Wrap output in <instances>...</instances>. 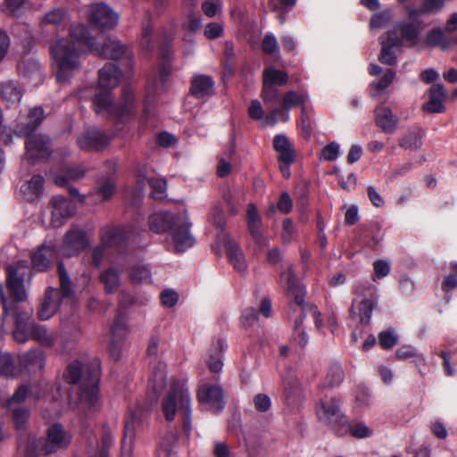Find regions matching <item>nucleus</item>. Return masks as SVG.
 <instances>
[{
    "mask_svg": "<svg viewBox=\"0 0 457 457\" xmlns=\"http://www.w3.org/2000/svg\"><path fill=\"white\" fill-rule=\"evenodd\" d=\"M90 44L89 31L81 23L72 24L67 37L57 38L51 43L49 52L58 83L69 82L81 69V58L86 54Z\"/></svg>",
    "mask_w": 457,
    "mask_h": 457,
    "instance_id": "1",
    "label": "nucleus"
},
{
    "mask_svg": "<svg viewBox=\"0 0 457 457\" xmlns=\"http://www.w3.org/2000/svg\"><path fill=\"white\" fill-rule=\"evenodd\" d=\"M146 245L140 231L134 227L116 228V273L129 270V275L134 282H149L151 272L145 265H129L136 261L137 250H144Z\"/></svg>",
    "mask_w": 457,
    "mask_h": 457,
    "instance_id": "2",
    "label": "nucleus"
},
{
    "mask_svg": "<svg viewBox=\"0 0 457 457\" xmlns=\"http://www.w3.org/2000/svg\"><path fill=\"white\" fill-rule=\"evenodd\" d=\"M116 87L121 81V96L116 103V126L118 121L125 122L136 113L137 99L130 83L133 74V54L127 46L116 41Z\"/></svg>",
    "mask_w": 457,
    "mask_h": 457,
    "instance_id": "3",
    "label": "nucleus"
},
{
    "mask_svg": "<svg viewBox=\"0 0 457 457\" xmlns=\"http://www.w3.org/2000/svg\"><path fill=\"white\" fill-rule=\"evenodd\" d=\"M150 231L155 234L168 233L167 242L173 245L177 253L191 248L195 238L189 231L190 223L185 216H176L169 212H157L148 217Z\"/></svg>",
    "mask_w": 457,
    "mask_h": 457,
    "instance_id": "4",
    "label": "nucleus"
},
{
    "mask_svg": "<svg viewBox=\"0 0 457 457\" xmlns=\"http://www.w3.org/2000/svg\"><path fill=\"white\" fill-rule=\"evenodd\" d=\"M63 378L68 384L77 387L80 401L89 405L96 401L99 381L97 364L74 360L67 365Z\"/></svg>",
    "mask_w": 457,
    "mask_h": 457,
    "instance_id": "5",
    "label": "nucleus"
},
{
    "mask_svg": "<svg viewBox=\"0 0 457 457\" xmlns=\"http://www.w3.org/2000/svg\"><path fill=\"white\" fill-rule=\"evenodd\" d=\"M162 410L166 420L172 421L178 413L182 428H191V396L186 379L172 380L169 393L162 399Z\"/></svg>",
    "mask_w": 457,
    "mask_h": 457,
    "instance_id": "6",
    "label": "nucleus"
},
{
    "mask_svg": "<svg viewBox=\"0 0 457 457\" xmlns=\"http://www.w3.org/2000/svg\"><path fill=\"white\" fill-rule=\"evenodd\" d=\"M88 21L92 27L99 31L96 50L100 55L112 59L114 57V41L112 38L114 22L112 9L104 3L93 4L88 12Z\"/></svg>",
    "mask_w": 457,
    "mask_h": 457,
    "instance_id": "7",
    "label": "nucleus"
},
{
    "mask_svg": "<svg viewBox=\"0 0 457 457\" xmlns=\"http://www.w3.org/2000/svg\"><path fill=\"white\" fill-rule=\"evenodd\" d=\"M114 87V64L106 63L98 71V87L93 99V105L97 115L104 118L114 113L112 88Z\"/></svg>",
    "mask_w": 457,
    "mask_h": 457,
    "instance_id": "8",
    "label": "nucleus"
},
{
    "mask_svg": "<svg viewBox=\"0 0 457 457\" xmlns=\"http://www.w3.org/2000/svg\"><path fill=\"white\" fill-rule=\"evenodd\" d=\"M60 288L48 287L39 305L37 316L42 320L50 319L59 309L62 301L71 298V280L62 262L58 263Z\"/></svg>",
    "mask_w": 457,
    "mask_h": 457,
    "instance_id": "9",
    "label": "nucleus"
},
{
    "mask_svg": "<svg viewBox=\"0 0 457 457\" xmlns=\"http://www.w3.org/2000/svg\"><path fill=\"white\" fill-rule=\"evenodd\" d=\"M212 220L213 225L219 230L216 235L217 244L220 246H224L228 258L234 269L239 272L245 271L246 269V262L238 244L224 232L226 222L223 211L220 207L215 206L213 208L212 212Z\"/></svg>",
    "mask_w": 457,
    "mask_h": 457,
    "instance_id": "10",
    "label": "nucleus"
},
{
    "mask_svg": "<svg viewBox=\"0 0 457 457\" xmlns=\"http://www.w3.org/2000/svg\"><path fill=\"white\" fill-rule=\"evenodd\" d=\"M0 298L5 316H12L13 318L12 338L17 343H26L30 339L36 324L32 319V312L12 307L4 293L2 286H0Z\"/></svg>",
    "mask_w": 457,
    "mask_h": 457,
    "instance_id": "11",
    "label": "nucleus"
},
{
    "mask_svg": "<svg viewBox=\"0 0 457 457\" xmlns=\"http://www.w3.org/2000/svg\"><path fill=\"white\" fill-rule=\"evenodd\" d=\"M280 284L287 298L294 301V303L302 308L303 312L309 310L314 319L315 327L320 329L323 327L321 313L315 304H305V288L301 285L295 278L294 270L288 267L287 270L281 272Z\"/></svg>",
    "mask_w": 457,
    "mask_h": 457,
    "instance_id": "12",
    "label": "nucleus"
},
{
    "mask_svg": "<svg viewBox=\"0 0 457 457\" xmlns=\"http://www.w3.org/2000/svg\"><path fill=\"white\" fill-rule=\"evenodd\" d=\"M21 433L32 434L37 438L34 449L42 454L67 448L72 438L69 430H43L40 435L35 430H21Z\"/></svg>",
    "mask_w": 457,
    "mask_h": 457,
    "instance_id": "13",
    "label": "nucleus"
},
{
    "mask_svg": "<svg viewBox=\"0 0 457 457\" xmlns=\"http://www.w3.org/2000/svg\"><path fill=\"white\" fill-rule=\"evenodd\" d=\"M6 286L11 298L15 302H22L26 298L25 280L30 279L31 270L27 262H19L16 265L6 267Z\"/></svg>",
    "mask_w": 457,
    "mask_h": 457,
    "instance_id": "14",
    "label": "nucleus"
},
{
    "mask_svg": "<svg viewBox=\"0 0 457 457\" xmlns=\"http://www.w3.org/2000/svg\"><path fill=\"white\" fill-rule=\"evenodd\" d=\"M341 400L336 396L329 399L320 397V407L318 409V416L320 420L328 421L331 425L347 427V428H368L361 422L349 423L348 420L340 410Z\"/></svg>",
    "mask_w": 457,
    "mask_h": 457,
    "instance_id": "15",
    "label": "nucleus"
},
{
    "mask_svg": "<svg viewBox=\"0 0 457 457\" xmlns=\"http://www.w3.org/2000/svg\"><path fill=\"white\" fill-rule=\"evenodd\" d=\"M309 96L304 91H287L282 97V110L274 108L270 113L265 117L264 123L266 125H274L278 120L288 121L289 111L295 106H300L302 109L305 107L304 104L308 101Z\"/></svg>",
    "mask_w": 457,
    "mask_h": 457,
    "instance_id": "16",
    "label": "nucleus"
},
{
    "mask_svg": "<svg viewBox=\"0 0 457 457\" xmlns=\"http://www.w3.org/2000/svg\"><path fill=\"white\" fill-rule=\"evenodd\" d=\"M89 245L87 232L74 226L64 234L60 252L65 257H74L79 255Z\"/></svg>",
    "mask_w": 457,
    "mask_h": 457,
    "instance_id": "17",
    "label": "nucleus"
},
{
    "mask_svg": "<svg viewBox=\"0 0 457 457\" xmlns=\"http://www.w3.org/2000/svg\"><path fill=\"white\" fill-rule=\"evenodd\" d=\"M281 382L286 403L289 406L299 407L304 400L303 387L293 370L281 374Z\"/></svg>",
    "mask_w": 457,
    "mask_h": 457,
    "instance_id": "18",
    "label": "nucleus"
},
{
    "mask_svg": "<svg viewBox=\"0 0 457 457\" xmlns=\"http://www.w3.org/2000/svg\"><path fill=\"white\" fill-rule=\"evenodd\" d=\"M45 118L44 109L36 106L26 113H21L15 120L13 128L14 133L18 137H29L40 126Z\"/></svg>",
    "mask_w": 457,
    "mask_h": 457,
    "instance_id": "19",
    "label": "nucleus"
},
{
    "mask_svg": "<svg viewBox=\"0 0 457 457\" xmlns=\"http://www.w3.org/2000/svg\"><path fill=\"white\" fill-rule=\"evenodd\" d=\"M198 401L206 410L214 413L225 407L224 393L220 386L205 384L199 387Z\"/></svg>",
    "mask_w": 457,
    "mask_h": 457,
    "instance_id": "20",
    "label": "nucleus"
},
{
    "mask_svg": "<svg viewBox=\"0 0 457 457\" xmlns=\"http://www.w3.org/2000/svg\"><path fill=\"white\" fill-rule=\"evenodd\" d=\"M273 146L278 153V160L282 176L286 179L290 177V165L295 161V150L289 139L283 134L275 136Z\"/></svg>",
    "mask_w": 457,
    "mask_h": 457,
    "instance_id": "21",
    "label": "nucleus"
},
{
    "mask_svg": "<svg viewBox=\"0 0 457 457\" xmlns=\"http://www.w3.org/2000/svg\"><path fill=\"white\" fill-rule=\"evenodd\" d=\"M27 137L25 144L26 157L23 162L25 160L36 162L50 155L51 142L48 137L40 134L31 135Z\"/></svg>",
    "mask_w": 457,
    "mask_h": 457,
    "instance_id": "22",
    "label": "nucleus"
},
{
    "mask_svg": "<svg viewBox=\"0 0 457 457\" xmlns=\"http://www.w3.org/2000/svg\"><path fill=\"white\" fill-rule=\"evenodd\" d=\"M52 219L51 223L54 228H60L66 220L73 216L77 206L71 201L62 195H55L51 200Z\"/></svg>",
    "mask_w": 457,
    "mask_h": 457,
    "instance_id": "23",
    "label": "nucleus"
},
{
    "mask_svg": "<svg viewBox=\"0 0 457 457\" xmlns=\"http://www.w3.org/2000/svg\"><path fill=\"white\" fill-rule=\"evenodd\" d=\"M246 221L248 231L260 249L269 245V238L262 232V220L254 204L250 203L246 210Z\"/></svg>",
    "mask_w": 457,
    "mask_h": 457,
    "instance_id": "24",
    "label": "nucleus"
},
{
    "mask_svg": "<svg viewBox=\"0 0 457 457\" xmlns=\"http://www.w3.org/2000/svg\"><path fill=\"white\" fill-rule=\"evenodd\" d=\"M77 143L82 150L100 151L108 145L110 137L100 129L91 128L78 137Z\"/></svg>",
    "mask_w": 457,
    "mask_h": 457,
    "instance_id": "25",
    "label": "nucleus"
},
{
    "mask_svg": "<svg viewBox=\"0 0 457 457\" xmlns=\"http://www.w3.org/2000/svg\"><path fill=\"white\" fill-rule=\"evenodd\" d=\"M100 245L92 250L91 264L99 268L105 257L107 250L114 244V227L108 225L104 227L100 231Z\"/></svg>",
    "mask_w": 457,
    "mask_h": 457,
    "instance_id": "26",
    "label": "nucleus"
},
{
    "mask_svg": "<svg viewBox=\"0 0 457 457\" xmlns=\"http://www.w3.org/2000/svg\"><path fill=\"white\" fill-rule=\"evenodd\" d=\"M377 299L361 298L354 299L350 310V316L353 320H358L361 325L370 324L373 310L377 307Z\"/></svg>",
    "mask_w": 457,
    "mask_h": 457,
    "instance_id": "27",
    "label": "nucleus"
},
{
    "mask_svg": "<svg viewBox=\"0 0 457 457\" xmlns=\"http://www.w3.org/2000/svg\"><path fill=\"white\" fill-rule=\"evenodd\" d=\"M18 71L33 86L39 85L43 80L40 65L34 56H23L18 62Z\"/></svg>",
    "mask_w": 457,
    "mask_h": 457,
    "instance_id": "28",
    "label": "nucleus"
},
{
    "mask_svg": "<svg viewBox=\"0 0 457 457\" xmlns=\"http://www.w3.org/2000/svg\"><path fill=\"white\" fill-rule=\"evenodd\" d=\"M56 257V250L51 243L41 245L31 255L33 269L37 271H46Z\"/></svg>",
    "mask_w": 457,
    "mask_h": 457,
    "instance_id": "29",
    "label": "nucleus"
},
{
    "mask_svg": "<svg viewBox=\"0 0 457 457\" xmlns=\"http://www.w3.org/2000/svg\"><path fill=\"white\" fill-rule=\"evenodd\" d=\"M227 349L228 344L222 338L217 339L211 345L208 351L206 363L212 372L218 373L221 371L223 368V354Z\"/></svg>",
    "mask_w": 457,
    "mask_h": 457,
    "instance_id": "30",
    "label": "nucleus"
},
{
    "mask_svg": "<svg viewBox=\"0 0 457 457\" xmlns=\"http://www.w3.org/2000/svg\"><path fill=\"white\" fill-rule=\"evenodd\" d=\"M375 121L384 133L392 134L396 129L399 120L390 108L380 104L375 109Z\"/></svg>",
    "mask_w": 457,
    "mask_h": 457,
    "instance_id": "31",
    "label": "nucleus"
},
{
    "mask_svg": "<svg viewBox=\"0 0 457 457\" xmlns=\"http://www.w3.org/2000/svg\"><path fill=\"white\" fill-rule=\"evenodd\" d=\"M168 54H163V63L158 70H153L147 76V91L149 94L163 88L170 73V66L168 61Z\"/></svg>",
    "mask_w": 457,
    "mask_h": 457,
    "instance_id": "32",
    "label": "nucleus"
},
{
    "mask_svg": "<svg viewBox=\"0 0 457 457\" xmlns=\"http://www.w3.org/2000/svg\"><path fill=\"white\" fill-rule=\"evenodd\" d=\"M445 90L443 85L434 84L429 90V99L423 105V109L428 112L440 113L445 111L444 100Z\"/></svg>",
    "mask_w": 457,
    "mask_h": 457,
    "instance_id": "33",
    "label": "nucleus"
},
{
    "mask_svg": "<svg viewBox=\"0 0 457 457\" xmlns=\"http://www.w3.org/2000/svg\"><path fill=\"white\" fill-rule=\"evenodd\" d=\"M213 87L214 82L210 76L200 74L192 79L190 92L198 99L205 98L212 95Z\"/></svg>",
    "mask_w": 457,
    "mask_h": 457,
    "instance_id": "34",
    "label": "nucleus"
},
{
    "mask_svg": "<svg viewBox=\"0 0 457 457\" xmlns=\"http://www.w3.org/2000/svg\"><path fill=\"white\" fill-rule=\"evenodd\" d=\"M43 184V178L39 175H35L21 186L20 192L27 201H34L42 193Z\"/></svg>",
    "mask_w": 457,
    "mask_h": 457,
    "instance_id": "35",
    "label": "nucleus"
},
{
    "mask_svg": "<svg viewBox=\"0 0 457 457\" xmlns=\"http://www.w3.org/2000/svg\"><path fill=\"white\" fill-rule=\"evenodd\" d=\"M37 438L30 433H21L18 437V452L22 457H39L41 454L34 449Z\"/></svg>",
    "mask_w": 457,
    "mask_h": 457,
    "instance_id": "36",
    "label": "nucleus"
},
{
    "mask_svg": "<svg viewBox=\"0 0 457 457\" xmlns=\"http://www.w3.org/2000/svg\"><path fill=\"white\" fill-rule=\"evenodd\" d=\"M114 187L112 179L102 182L95 190L88 194L94 204H99L108 200L113 194Z\"/></svg>",
    "mask_w": 457,
    "mask_h": 457,
    "instance_id": "37",
    "label": "nucleus"
},
{
    "mask_svg": "<svg viewBox=\"0 0 457 457\" xmlns=\"http://www.w3.org/2000/svg\"><path fill=\"white\" fill-rule=\"evenodd\" d=\"M396 29L401 32L403 40L408 42L411 46H415L418 44L421 32L420 24L400 22L397 24Z\"/></svg>",
    "mask_w": 457,
    "mask_h": 457,
    "instance_id": "38",
    "label": "nucleus"
},
{
    "mask_svg": "<svg viewBox=\"0 0 457 457\" xmlns=\"http://www.w3.org/2000/svg\"><path fill=\"white\" fill-rule=\"evenodd\" d=\"M3 100L8 106L18 104L22 96V92L18 84L14 81L3 83L1 90Z\"/></svg>",
    "mask_w": 457,
    "mask_h": 457,
    "instance_id": "39",
    "label": "nucleus"
},
{
    "mask_svg": "<svg viewBox=\"0 0 457 457\" xmlns=\"http://www.w3.org/2000/svg\"><path fill=\"white\" fill-rule=\"evenodd\" d=\"M19 362L26 368L41 370L45 365V357L41 351L30 350L19 357Z\"/></svg>",
    "mask_w": 457,
    "mask_h": 457,
    "instance_id": "40",
    "label": "nucleus"
},
{
    "mask_svg": "<svg viewBox=\"0 0 457 457\" xmlns=\"http://www.w3.org/2000/svg\"><path fill=\"white\" fill-rule=\"evenodd\" d=\"M30 338L41 345L51 347L54 345L57 336L54 331L48 330L44 326L35 324Z\"/></svg>",
    "mask_w": 457,
    "mask_h": 457,
    "instance_id": "41",
    "label": "nucleus"
},
{
    "mask_svg": "<svg viewBox=\"0 0 457 457\" xmlns=\"http://www.w3.org/2000/svg\"><path fill=\"white\" fill-rule=\"evenodd\" d=\"M425 42L429 46H439L443 50L449 49L452 44L441 29H433L428 31Z\"/></svg>",
    "mask_w": 457,
    "mask_h": 457,
    "instance_id": "42",
    "label": "nucleus"
},
{
    "mask_svg": "<svg viewBox=\"0 0 457 457\" xmlns=\"http://www.w3.org/2000/svg\"><path fill=\"white\" fill-rule=\"evenodd\" d=\"M86 174V170L83 166L78 165L68 167L64 175H57L54 178V182L58 186H65L69 180H78L83 178Z\"/></svg>",
    "mask_w": 457,
    "mask_h": 457,
    "instance_id": "43",
    "label": "nucleus"
},
{
    "mask_svg": "<svg viewBox=\"0 0 457 457\" xmlns=\"http://www.w3.org/2000/svg\"><path fill=\"white\" fill-rule=\"evenodd\" d=\"M21 371V369L16 365L13 357L7 353L0 354V374L5 377H15Z\"/></svg>",
    "mask_w": 457,
    "mask_h": 457,
    "instance_id": "44",
    "label": "nucleus"
},
{
    "mask_svg": "<svg viewBox=\"0 0 457 457\" xmlns=\"http://www.w3.org/2000/svg\"><path fill=\"white\" fill-rule=\"evenodd\" d=\"M395 72L389 69L387 70L379 81H374L370 84V96L376 97L378 95L387 88L395 78Z\"/></svg>",
    "mask_w": 457,
    "mask_h": 457,
    "instance_id": "45",
    "label": "nucleus"
},
{
    "mask_svg": "<svg viewBox=\"0 0 457 457\" xmlns=\"http://www.w3.org/2000/svg\"><path fill=\"white\" fill-rule=\"evenodd\" d=\"M288 75L287 72L270 67L263 71V82L271 85L283 86L287 83Z\"/></svg>",
    "mask_w": 457,
    "mask_h": 457,
    "instance_id": "46",
    "label": "nucleus"
},
{
    "mask_svg": "<svg viewBox=\"0 0 457 457\" xmlns=\"http://www.w3.org/2000/svg\"><path fill=\"white\" fill-rule=\"evenodd\" d=\"M345 378V373L340 364H332L327 373L325 384L327 386L333 387L339 386Z\"/></svg>",
    "mask_w": 457,
    "mask_h": 457,
    "instance_id": "47",
    "label": "nucleus"
},
{
    "mask_svg": "<svg viewBox=\"0 0 457 457\" xmlns=\"http://www.w3.org/2000/svg\"><path fill=\"white\" fill-rule=\"evenodd\" d=\"M422 136L420 131L414 130L407 133L400 142V146L405 149H418L421 146Z\"/></svg>",
    "mask_w": 457,
    "mask_h": 457,
    "instance_id": "48",
    "label": "nucleus"
},
{
    "mask_svg": "<svg viewBox=\"0 0 457 457\" xmlns=\"http://www.w3.org/2000/svg\"><path fill=\"white\" fill-rule=\"evenodd\" d=\"M153 192L152 195L155 199H162L165 196L166 193V180L161 178H149L147 179Z\"/></svg>",
    "mask_w": 457,
    "mask_h": 457,
    "instance_id": "49",
    "label": "nucleus"
},
{
    "mask_svg": "<svg viewBox=\"0 0 457 457\" xmlns=\"http://www.w3.org/2000/svg\"><path fill=\"white\" fill-rule=\"evenodd\" d=\"M355 294L361 298L377 299V287L369 281H364L356 287Z\"/></svg>",
    "mask_w": 457,
    "mask_h": 457,
    "instance_id": "50",
    "label": "nucleus"
},
{
    "mask_svg": "<svg viewBox=\"0 0 457 457\" xmlns=\"http://www.w3.org/2000/svg\"><path fill=\"white\" fill-rule=\"evenodd\" d=\"M262 97L266 103L275 104L279 98V90L270 83L263 82Z\"/></svg>",
    "mask_w": 457,
    "mask_h": 457,
    "instance_id": "51",
    "label": "nucleus"
},
{
    "mask_svg": "<svg viewBox=\"0 0 457 457\" xmlns=\"http://www.w3.org/2000/svg\"><path fill=\"white\" fill-rule=\"evenodd\" d=\"M65 13V11L62 8L54 9L45 15L41 23L59 25L64 21Z\"/></svg>",
    "mask_w": 457,
    "mask_h": 457,
    "instance_id": "52",
    "label": "nucleus"
},
{
    "mask_svg": "<svg viewBox=\"0 0 457 457\" xmlns=\"http://www.w3.org/2000/svg\"><path fill=\"white\" fill-rule=\"evenodd\" d=\"M340 154V145L337 142H331L324 146L320 153V159L332 162L337 159Z\"/></svg>",
    "mask_w": 457,
    "mask_h": 457,
    "instance_id": "53",
    "label": "nucleus"
},
{
    "mask_svg": "<svg viewBox=\"0 0 457 457\" xmlns=\"http://www.w3.org/2000/svg\"><path fill=\"white\" fill-rule=\"evenodd\" d=\"M374 274L372 279H381L386 277L391 270L390 263L384 260H377L373 262Z\"/></svg>",
    "mask_w": 457,
    "mask_h": 457,
    "instance_id": "54",
    "label": "nucleus"
},
{
    "mask_svg": "<svg viewBox=\"0 0 457 457\" xmlns=\"http://www.w3.org/2000/svg\"><path fill=\"white\" fill-rule=\"evenodd\" d=\"M393 46H388V44H382L381 53L378 56L380 62L387 65H393L396 62V55Z\"/></svg>",
    "mask_w": 457,
    "mask_h": 457,
    "instance_id": "55",
    "label": "nucleus"
},
{
    "mask_svg": "<svg viewBox=\"0 0 457 457\" xmlns=\"http://www.w3.org/2000/svg\"><path fill=\"white\" fill-rule=\"evenodd\" d=\"M160 299L165 307L171 308L179 301V294L171 288L163 289L160 294Z\"/></svg>",
    "mask_w": 457,
    "mask_h": 457,
    "instance_id": "56",
    "label": "nucleus"
},
{
    "mask_svg": "<svg viewBox=\"0 0 457 457\" xmlns=\"http://www.w3.org/2000/svg\"><path fill=\"white\" fill-rule=\"evenodd\" d=\"M100 281L104 285L107 294H112L114 290V269L110 267L100 275Z\"/></svg>",
    "mask_w": 457,
    "mask_h": 457,
    "instance_id": "57",
    "label": "nucleus"
},
{
    "mask_svg": "<svg viewBox=\"0 0 457 457\" xmlns=\"http://www.w3.org/2000/svg\"><path fill=\"white\" fill-rule=\"evenodd\" d=\"M12 411V420L16 425V428H20V427L26 424L27 420L29 418V412L27 409L21 407H12L10 408Z\"/></svg>",
    "mask_w": 457,
    "mask_h": 457,
    "instance_id": "58",
    "label": "nucleus"
},
{
    "mask_svg": "<svg viewBox=\"0 0 457 457\" xmlns=\"http://www.w3.org/2000/svg\"><path fill=\"white\" fill-rule=\"evenodd\" d=\"M254 408L261 412H265L271 406V400L268 395L258 394L253 399Z\"/></svg>",
    "mask_w": 457,
    "mask_h": 457,
    "instance_id": "59",
    "label": "nucleus"
},
{
    "mask_svg": "<svg viewBox=\"0 0 457 457\" xmlns=\"http://www.w3.org/2000/svg\"><path fill=\"white\" fill-rule=\"evenodd\" d=\"M378 341L383 348L388 349L397 343V337L392 330L382 331L378 336Z\"/></svg>",
    "mask_w": 457,
    "mask_h": 457,
    "instance_id": "60",
    "label": "nucleus"
},
{
    "mask_svg": "<svg viewBox=\"0 0 457 457\" xmlns=\"http://www.w3.org/2000/svg\"><path fill=\"white\" fill-rule=\"evenodd\" d=\"M225 201L228 204V212L231 215H236L238 212V206L244 201V195L240 193H237L235 195H226Z\"/></svg>",
    "mask_w": 457,
    "mask_h": 457,
    "instance_id": "61",
    "label": "nucleus"
},
{
    "mask_svg": "<svg viewBox=\"0 0 457 457\" xmlns=\"http://www.w3.org/2000/svg\"><path fill=\"white\" fill-rule=\"evenodd\" d=\"M295 233V228L291 219H285L282 222L281 237L283 242L290 243Z\"/></svg>",
    "mask_w": 457,
    "mask_h": 457,
    "instance_id": "62",
    "label": "nucleus"
},
{
    "mask_svg": "<svg viewBox=\"0 0 457 457\" xmlns=\"http://www.w3.org/2000/svg\"><path fill=\"white\" fill-rule=\"evenodd\" d=\"M29 394V390L26 386L22 385L18 387L13 395L8 399L7 404L9 408L15 407L16 403H21L25 401Z\"/></svg>",
    "mask_w": 457,
    "mask_h": 457,
    "instance_id": "63",
    "label": "nucleus"
},
{
    "mask_svg": "<svg viewBox=\"0 0 457 457\" xmlns=\"http://www.w3.org/2000/svg\"><path fill=\"white\" fill-rule=\"evenodd\" d=\"M391 19V12L389 10L374 14L370 20L371 28H382Z\"/></svg>",
    "mask_w": 457,
    "mask_h": 457,
    "instance_id": "64",
    "label": "nucleus"
}]
</instances>
